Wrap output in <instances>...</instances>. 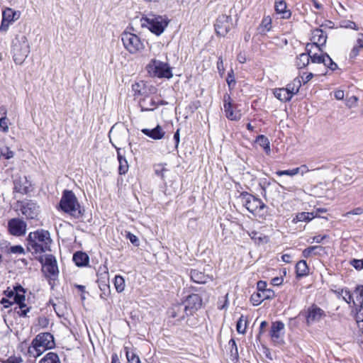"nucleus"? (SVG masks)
<instances>
[{
	"label": "nucleus",
	"mask_w": 363,
	"mask_h": 363,
	"mask_svg": "<svg viewBox=\"0 0 363 363\" xmlns=\"http://www.w3.org/2000/svg\"><path fill=\"white\" fill-rule=\"evenodd\" d=\"M27 250L32 254H41L50 250L51 239L50 233L45 230L30 232L26 239Z\"/></svg>",
	"instance_id": "nucleus-1"
},
{
	"label": "nucleus",
	"mask_w": 363,
	"mask_h": 363,
	"mask_svg": "<svg viewBox=\"0 0 363 363\" xmlns=\"http://www.w3.org/2000/svg\"><path fill=\"white\" fill-rule=\"evenodd\" d=\"M60 207L65 213L77 219L81 218L84 213V209L79 203L75 194L69 190L63 191Z\"/></svg>",
	"instance_id": "nucleus-2"
},
{
	"label": "nucleus",
	"mask_w": 363,
	"mask_h": 363,
	"mask_svg": "<svg viewBox=\"0 0 363 363\" xmlns=\"http://www.w3.org/2000/svg\"><path fill=\"white\" fill-rule=\"evenodd\" d=\"M54 345L52 335L50 333H40L33 340L28 352L30 356L37 357L40 356L45 350L51 349Z\"/></svg>",
	"instance_id": "nucleus-3"
},
{
	"label": "nucleus",
	"mask_w": 363,
	"mask_h": 363,
	"mask_svg": "<svg viewBox=\"0 0 363 363\" xmlns=\"http://www.w3.org/2000/svg\"><path fill=\"white\" fill-rule=\"evenodd\" d=\"M142 26L147 28L152 33L160 35L168 25V20L166 16L147 14L141 18Z\"/></svg>",
	"instance_id": "nucleus-4"
},
{
	"label": "nucleus",
	"mask_w": 363,
	"mask_h": 363,
	"mask_svg": "<svg viewBox=\"0 0 363 363\" xmlns=\"http://www.w3.org/2000/svg\"><path fill=\"white\" fill-rule=\"evenodd\" d=\"M12 52L13 60L16 64H22L30 53V44L27 38L17 35L12 42Z\"/></svg>",
	"instance_id": "nucleus-5"
},
{
	"label": "nucleus",
	"mask_w": 363,
	"mask_h": 363,
	"mask_svg": "<svg viewBox=\"0 0 363 363\" xmlns=\"http://www.w3.org/2000/svg\"><path fill=\"white\" fill-rule=\"evenodd\" d=\"M121 40L125 50L130 54H136L145 49V45L140 37L133 33L123 31Z\"/></svg>",
	"instance_id": "nucleus-6"
},
{
	"label": "nucleus",
	"mask_w": 363,
	"mask_h": 363,
	"mask_svg": "<svg viewBox=\"0 0 363 363\" xmlns=\"http://www.w3.org/2000/svg\"><path fill=\"white\" fill-rule=\"evenodd\" d=\"M147 70L150 75L158 78L171 79L173 77L172 68L169 64L155 59L149 62Z\"/></svg>",
	"instance_id": "nucleus-7"
},
{
	"label": "nucleus",
	"mask_w": 363,
	"mask_h": 363,
	"mask_svg": "<svg viewBox=\"0 0 363 363\" xmlns=\"http://www.w3.org/2000/svg\"><path fill=\"white\" fill-rule=\"evenodd\" d=\"M20 211L28 220H38L40 213V206L33 200H25L18 202Z\"/></svg>",
	"instance_id": "nucleus-8"
},
{
	"label": "nucleus",
	"mask_w": 363,
	"mask_h": 363,
	"mask_svg": "<svg viewBox=\"0 0 363 363\" xmlns=\"http://www.w3.org/2000/svg\"><path fill=\"white\" fill-rule=\"evenodd\" d=\"M240 198L243 206L247 209V211L253 214L266 207V205L260 199L249 194L247 191L242 192L240 195Z\"/></svg>",
	"instance_id": "nucleus-9"
},
{
	"label": "nucleus",
	"mask_w": 363,
	"mask_h": 363,
	"mask_svg": "<svg viewBox=\"0 0 363 363\" xmlns=\"http://www.w3.org/2000/svg\"><path fill=\"white\" fill-rule=\"evenodd\" d=\"M232 26V18L230 16L220 15L219 16L214 24L215 30L217 35L225 36L230 31Z\"/></svg>",
	"instance_id": "nucleus-10"
},
{
	"label": "nucleus",
	"mask_w": 363,
	"mask_h": 363,
	"mask_svg": "<svg viewBox=\"0 0 363 363\" xmlns=\"http://www.w3.org/2000/svg\"><path fill=\"white\" fill-rule=\"evenodd\" d=\"M8 229L12 235L20 237L26 234L27 223L21 218H12L8 222Z\"/></svg>",
	"instance_id": "nucleus-11"
},
{
	"label": "nucleus",
	"mask_w": 363,
	"mask_h": 363,
	"mask_svg": "<svg viewBox=\"0 0 363 363\" xmlns=\"http://www.w3.org/2000/svg\"><path fill=\"white\" fill-rule=\"evenodd\" d=\"M43 264V269L51 276H55L58 274V267L57 260L54 255H46L45 257L40 256L38 259Z\"/></svg>",
	"instance_id": "nucleus-12"
},
{
	"label": "nucleus",
	"mask_w": 363,
	"mask_h": 363,
	"mask_svg": "<svg viewBox=\"0 0 363 363\" xmlns=\"http://www.w3.org/2000/svg\"><path fill=\"white\" fill-rule=\"evenodd\" d=\"M20 12L13 11L11 8L5 9L2 12V21L0 26V31H6L9 25L20 18Z\"/></svg>",
	"instance_id": "nucleus-13"
},
{
	"label": "nucleus",
	"mask_w": 363,
	"mask_h": 363,
	"mask_svg": "<svg viewBox=\"0 0 363 363\" xmlns=\"http://www.w3.org/2000/svg\"><path fill=\"white\" fill-rule=\"evenodd\" d=\"M186 315H192L196 311L199 309L202 304V300L199 295L192 294L188 296L184 302Z\"/></svg>",
	"instance_id": "nucleus-14"
},
{
	"label": "nucleus",
	"mask_w": 363,
	"mask_h": 363,
	"mask_svg": "<svg viewBox=\"0 0 363 363\" xmlns=\"http://www.w3.org/2000/svg\"><path fill=\"white\" fill-rule=\"evenodd\" d=\"M325 315L324 311L315 304L308 308L306 313V323L308 325L318 322Z\"/></svg>",
	"instance_id": "nucleus-15"
},
{
	"label": "nucleus",
	"mask_w": 363,
	"mask_h": 363,
	"mask_svg": "<svg viewBox=\"0 0 363 363\" xmlns=\"http://www.w3.org/2000/svg\"><path fill=\"white\" fill-rule=\"evenodd\" d=\"M327 34L325 33L323 29L322 28H316L313 30L312 33L311 40L313 41V44H309V47L315 46L318 48L319 50L323 52L321 48L323 47L327 40Z\"/></svg>",
	"instance_id": "nucleus-16"
},
{
	"label": "nucleus",
	"mask_w": 363,
	"mask_h": 363,
	"mask_svg": "<svg viewBox=\"0 0 363 363\" xmlns=\"http://www.w3.org/2000/svg\"><path fill=\"white\" fill-rule=\"evenodd\" d=\"M284 330V324L281 321L273 322L270 329V336L274 342H279L283 334Z\"/></svg>",
	"instance_id": "nucleus-17"
},
{
	"label": "nucleus",
	"mask_w": 363,
	"mask_h": 363,
	"mask_svg": "<svg viewBox=\"0 0 363 363\" xmlns=\"http://www.w3.org/2000/svg\"><path fill=\"white\" fill-rule=\"evenodd\" d=\"M274 291L272 289H267V291H264V292L254 293L251 296L250 300L254 306H258L264 300L272 298L274 297Z\"/></svg>",
	"instance_id": "nucleus-18"
},
{
	"label": "nucleus",
	"mask_w": 363,
	"mask_h": 363,
	"mask_svg": "<svg viewBox=\"0 0 363 363\" xmlns=\"http://www.w3.org/2000/svg\"><path fill=\"white\" fill-rule=\"evenodd\" d=\"M141 132L146 136L155 140H161L165 135V132L160 125H157L152 129L143 128L141 130Z\"/></svg>",
	"instance_id": "nucleus-19"
},
{
	"label": "nucleus",
	"mask_w": 363,
	"mask_h": 363,
	"mask_svg": "<svg viewBox=\"0 0 363 363\" xmlns=\"http://www.w3.org/2000/svg\"><path fill=\"white\" fill-rule=\"evenodd\" d=\"M186 307L183 303H177L172 306L169 310V314L171 317L182 320L186 315Z\"/></svg>",
	"instance_id": "nucleus-20"
},
{
	"label": "nucleus",
	"mask_w": 363,
	"mask_h": 363,
	"mask_svg": "<svg viewBox=\"0 0 363 363\" xmlns=\"http://www.w3.org/2000/svg\"><path fill=\"white\" fill-rule=\"evenodd\" d=\"M28 181L26 177H18L13 181V190L16 192L22 194H26L28 192V186L27 185Z\"/></svg>",
	"instance_id": "nucleus-21"
},
{
	"label": "nucleus",
	"mask_w": 363,
	"mask_h": 363,
	"mask_svg": "<svg viewBox=\"0 0 363 363\" xmlns=\"http://www.w3.org/2000/svg\"><path fill=\"white\" fill-rule=\"evenodd\" d=\"M310 45H306V53H301L297 56L296 60V66L298 69H302L306 67L310 62L311 57V50L309 49Z\"/></svg>",
	"instance_id": "nucleus-22"
},
{
	"label": "nucleus",
	"mask_w": 363,
	"mask_h": 363,
	"mask_svg": "<svg viewBox=\"0 0 363 363\" xmlns=\"http://www.w3.org/2000/svg\"><path fill=\"white\" fill-rule=\"evenodd\" d=\"M159 104H164L162 102L158 104L153 99L144 98L140 101L139 105L142 111H150L155 110Z\"/></svg>",
	"instance_id": "nucleus-23"
},
{
	"label": "nucleus",
	"mask_w": 363,
	"mask_h": 363,
	"mask_svg": "<svg viewBox=\"0 0 363 363\" xmlns=\"http://www.w3.org/2000/svg\"><path fill=\"white\" fill-rule=\"evenodd\" d=\"M275 11L278 14H280L281 18L289 19L291 17V13L289 10L286 9V4L283 0H279L275 2Z\"/></svg>",
	"instance_id": "nucleus-24"
},
{
	"label": "nucleus",
	"mask_w": 363,
	"mask_h": 363,
	"mask_svg": "<svg viewBox=\"0 0 363 363\" xmlns=\"http://www.w3.org/2000/svg\"><path fill=\"white\" fill-rule=\"evenodd\" d=\"M73 261L78 267H84L89 264V257L83 252L78 251L73 255Z\"/></svg>",
	"instance_id": "nucleus-25"
},
{
	"label": "nucleus",
	"mask_w": 363,
	"mask_h": 363,
	"mask_svg": "<svg viewBox=\"0 0 363 363\" xmlns=\"http://www.w3.org/2000/svg\"><path fill=\"white\" fill-rule=\"evenodd\" d=\"M324 251V247L320 245L311 246L302 252V256L304 258H309L316 255H321L322 252Z\"/></svg>",
	"instance_id": "nucleus-26"
},
{
	"label": "nucleus",
	"mask_w": 363,
	"mask_h": 363,
	"mask_svg": "<svg viewBox=\"0 0 363 363\" xmlns=\"http://www.w3.org/2000/svg\"><path fill=\"white\" fill-rule=\"evenodd\" d=\"M191 280L197 284H205L209 279L208 276L206 275L203 272L198 269H192L191 271Z\"/></svg>",
	"instance_id": "nucleus-27"
},
{
	"label": "nucleus",
	"mask_w": 363,
	"mask_h": 363,
	"mask_svg": "<svg viewBox=\"0 0 363 363\" xmlns=\"http://www.w3.org/2000/svg\"><path fill=\"white\" fill-rule=\"evenodd\" d=\"M274 96L281 101L286 102L291 99L290 94L286 88H277L274 90Z\"/></svg>",
	"instance_id": "nucleus-28"
},
{
	"label": "nucleus",
	"mask_w": 363,
	"mask_h": 363,
	"mask_svg": "<svg viewBox=\"0 0 363 363\" xmlns=\"http://www.w3.org/2000/svg\"><path fill=\"white\" fill-rule=\"evenodd\" d=\"M309 268L305 260H300L296 264V273L297 277H302L308 275Z\"/></svg>",
	"instance_id": "nucleus-29"
},
{
	"label": "nucleus",
	"mask_w": 363,
	"mask_h": 363,
	"mask_svg": "<svg viewBox=\"0 0 363 363\" xmlns=\"http://www.w3.org/2000/svg\"><path fill=\"white\" fill-rule=\"evenodd\" d=\"M25 289L21 285H17L16 286V291H14L15 296L13 302L18 306L25 303Z\"/></svg>",
	"instance_id": "nucleus-30"
},
{
	"label": "nucleus",
	"mask_w": 363,
	"mask_h": 363,
	"mask_svg": "<svg viewBox=\"0 0 363 363\" xmlns=\"http://www.w3.org/2000/svg\"><path fill=\"white\" fill-rule=\"evenodd\" d=\"M121 149H117V156L119 162L118 173L120 174H125L128 170V164L124 156L120 152Z\"/></svg>",
	"instance_id": "nucleus-31"
},
{
	"label": "nucleus",
	"mask_w": 363,
	"mask_h": 363,
	"mask_svg": "<svg viewBox=\"0 0 363 363\" xmlns=\"http://www.w3.org/2000/svg\"><path fill=\"white\" fill-rule=\"evenodd\" d=\"M0 130L4 133L9 130V119L6 117V109L4 106L0 107Z\"/></svg>",
	"instance_id": "nucleus-32"
},
{
	"label": "nucleus",
	"mask_w": 363,
	"mask_h": 363,
	"mask_svg": "<svg viewBox=\"0 0 363 363\" xmlns=\"http://www.w3.org/2000/svg\"><path fill=\"white\" fill-rule=\"evenodd\" d=\"M223 108L225 113V116L230 121H238L240 118V115L233 110L232 104H227L226 105H223Z\"/></svg>",
	"instance_id": "nucleus-33"
},
{
	"label": "nucleus",
	"mask_w": 363,
	"mask_h": 363,
	"mask_svg": "<svg viewBox=\"0 0 363 363\" xmlns=\"http://www.w3.org/2000/svg\"><path fill=\"white\" fill-rule=\"evenodd\" d=\"M301 86V79L296 78L291 83H289L286 85V89L290 94H291V96H293L294 94H296L298 92Z\"/></svg>",
	"instance_id": "nucleus-34"
},
{
	"label": "nucleus",
	"mask_w": 363,
	"mask_h": 363,
	"mask_svg": "<svg viewBox=\"0 0 363 363\" xmlns=\"http://www.w3.org/2000/svg\"><path fill=\"white\" fill-rule=\"evenodd\" d=\"M39 363H61V362L57 354L50 352L40 360Z\"/></svg>",
	"instance_id": "nucleus-35"
},
{
	"label": "nucleus",
	"mask_w": 363,
	"mask_h": 363,
	"mask_svg": "<svg viewBox=\"0 0 363 363\" xmlns=\"http://www.w3.org/2000/svg\"><path fill=\"white\" fill-rule=\"evenodd\" d=\"M317 214H313L311 212H301L298 213L296 218L294 219V222H309L314 218Z\"/></svg>",
	"instance_id": "nucleus-36"
},
{
	"label": "nucleus",
	"mask_w": 363,
	"mask_h": 363,
	"mask_svg": "<svg viewBox=\"0 0 363 363\" xmlns=\"http://www.w3.org/2000/svg\"><path fill=\"white\" fill-rule=\"evenodd\" d=\"M256 143L263 147L266 153L269 154L270 152V143L266 136L264 135H258L256 138Z\"/></svg>",
	"instance_id": "nucleus-37"
},
{
	"label": "nucleus",
	"mask_w": 363,
	"mask_h": 363,
	"mask_svg": "<svg viewBox=\"0 0 363 363\" xmlns=\"http://www.w3.org/2000/svg\"><path fill=\"white\" fill-rule=\"evenodd\" d=\"M248 235L250 237L252 240H253L256 243H261V242H267L268 239L267 237L262 235L260 233H258L255 230H252L251 232H248Z\"/></svg>",
	"instance_id": "nucleus-38"
},
{
	"label": "nucleus",
	"mask_w": 363,
	"mask_h": 363,
	"mask_svg": "<svg viewBox=\"0 0 363 363\" xmlns=\"http://www.w3.org/2000/svg\"><path fill=\"white\" fill-rule=\"evenodd\" d=\"M231 359L237 361L239 357L237 344L234 339H230L228 342Z\"/></svg>",
	"instance_id": "nucleus-39"
},
{
	"label": "nucleus",
	"mask_w": 363,
	"mask_h": 363,
	"mask_svg": "<svg viewBox=\"0 0 363 363\" xmlns=\"http://www.w3.org/2000/svg\"><path fill=\"white\" fill-rule=\"evenodd\" d=\"M247 328V317L242 315L237 322L236 329L238 333L245 334Z\"/></svg>",
	"instance_id": "nucleus-40"
},
{
	"label": "nucleus",
	"mask_w": 363,
	"mask_h": 363,
	"mask_svg": "<svg viewBox=\"0 0 363 363\" xmlns=\"http://www.w3.org/2000/svg\"><path fill=\"white\" fill-rule=\"evenodd\" d=\"M114 286L117 292L121 293L125 289V279L121 275H116L114 278Z\"/></svg>",
	"instance_id": "nucleus-41"
},
{
	"label": "nucleus",
	"mask_w": 363,
	"mask_h": 363,
	"mask_svg": "<svg viewBox=\"0 0 363 363\" xmlns=\"http://www.w3.org/2000/svg\"><path fill=\"white\" fill-rule=\"evenodd\" d=\"M125 351L128 363H141L140 357L137 354L130 351L127 347H125Z\"/></svg>",
	"instance_id": "nucleus-42"
},
{
	"label": "nucleus",
	"mask_w": 363,
	"mask_h": 363,
	"mask_svg": "<svg viewBox=\"0 0 363 363\" xmlns=\"http://www.w3.org/2000/svg\"><path fill=\"white\" fill-rule=\"evenodd\" d=\"M97 276L99 277V279L101 280V281H108L109 280V274L108 268L106 266L100 267L97 272Z\"/></svg>",
	"instance_id": "nucleus-43"
},
{
	"label": "nucleus",
	"mask_w": 363,
	"mask_h": 363,
	"mask_svg": "<svg viewBox=\"0 0 363 363\" xmlns=\"http://www.w3.org/2000/svg\"><path fill=\"white\" fill-rule=\"evenodd\" d=\"M226 82L228 84L230 91H232L233 89H234L235 84H236V81L235 79L234 71L233 69H231L228 73V77L226 78Z\"/></svg>",
	"instance_id": "nucleus-44"
},
{
	"label": "nucleus",
	"mask_w": 363,
	"mask_h": 363,
	"mask_svg": "<svg viewBox=\"0 0 363 363\" xmlns=\"http://www.w3.org/2000/svg\"><path fill=\"white\" fill-rule=\"evenodd\" d=\"M272 20L269 16L264 17L261 24L260 28L262 29V33H265L267 31L270 30L271 29Z\"/></svg>",
	"instance_id": "nucleus-45"
},
{
	"label": "nucleus",
	"mask_w": 363,
	"mask_h": 363,
	"mask_svg": "<svg viewBox=\"0 0 363 363\" xmlns=\"http://www.w3.org/2000/svg\"><path fill=\"white\" fill-rule=\"evenodd\" d=\"M298 174V169H286V170H279L276 172V174H277L279 177L281 176H289L293 177Z\"/></svg>",
	"instance_id": "nucleus-46"
},
{
	"label": "nucleus",
	"mask_w": 363,
	"mask_h": 363,
	"mask_svg": "<svg viewBox=\"0 0 363 363\" xmlns=\"http://www.w3.org/2000/svg\"><path fill=\"white\" fill-rule=\"evenodd\" d=\"M10 243L6 240H0V259H2V253L9 254Z\"/></svg>",
	"instance_id": "nucleus-47"
},
{
	"label": "nucleus",
	"mask_w": 363,
	"mask_h": 363,
	"mask_svg": "<svg viewBox=\"0 0 363 363\" xmlns=\"http://www.w3.org/2000/svg\"><path fill=\"white\" fill-rule=\"evenodd\" d=\"M324 57H325V52L318 55L317 53L312 54V52H311L310 60H311V62L313 63L321 64L324 62Z\"/></svg>",
	"instance_id": "nucleus-48"
},
{
	"label": "nucleus",
	"mask_w": 363,
	"mask_h": 363,
	"mask_svg": "<svg viewBox=\"0 0 363 363\" xmlns=\"http://www.w3.org/2000/svg\"><path fill=\"white\" fill-rule=\"evenodd\" d=\"M9 254H16V255H25L26 251L25 249L21 245H14L10 246L9 248Z\"/></svg>",
	"instance_id": "nucleus-49"
},
{
	"label": "nucleus",
	"mask_w": 363,
	"mask_h": 363,
	"mask_svg": "<svg viewBox=\"0 0 363 363\" xmlns=\"http://www.w3.org/2000/svg\"><path fill=\"white\" fill-rule=\"evenodd\" d=\"M18 311H17L18 314L21 317H26L28 313L30 311V308L27 307V306L23 303L18 306Z\"/></svg>",
	"instance_id": "nucleus-50"
},
{
	"label": "nucleus",
	"mask_w": 363,
	"mask_h": 363,
	"mask_svg": "<svg viewBox=\"0 0 363 363\" xmlns=\"http://www.w3.org/2000/svg\"><path fill=\"white\" fill-rule=\"evenodd\" d=\"M126 238L130 241V242L135 245V246H139L140 245V241L139 239L136 235L131 233H128Z\"/></svg>",
	"instance_id": "nucleus-51"
},
{
	"label": "nucleus",
	"mask_w": 363,
	"mask_h": 363,
	"mask_svg": "<svg viewBox=\"0 0 363 363\" xmlns=\"http://www.w3.org/2000/svg\"><path fill=\"white\" fill-rule=\"evenodd\" d=\"M351 265L357 270L363 269V259H354L350 262Z\"/></svg>",
	"instance_id": "nucleus-52"
},
{
	"label": "nucleus",
	"mask_w": 363,
	"mask_h": 363,
	"mask_svg": "<svg viewBox=\"0 0 363 363\" xmlns=\"http://www.w3.org/2000/svg\"><path fill=\"white\" fill-rule=\"evenodd\" d=\"M217 69H218V73L222 77L224 74L225 68H224V65H223V58L221 56L218 57V60L217 62Z\"/></svg>",
	"instance_id": "nucleus-53"
},
{
	"label": "nucleus",
	"mask_w": 363,
	"mask_h": 363,
	"mask_svg": "<svg viewBox=\"0 0 363 363\" xmlns=\"http://www.w3.org/2000/svg\"><path fill=\"white\" fill-rule=\"evenodd\" d=\"M23 359L21 357L11 356L4 363H22Z\"/></svg>",
	"instance_id": "nucleus-54"
},
{
	"label": "nucleus",
	"mask_w": 363,
	"mask_h": 363,
	"mask_svg": "<svg viewBox=\"0 0 363 363\" xmlns=\"http://www.w3.org/2000/svg\"><path fill=\"white\" fill-rule=\"evenodd\" d=\"M363 213V209L360 207L356 208L350 211L347 212L344 216L350 217V215L359 216Z\"/></svg>",
	"instance_id": "nucleus-55"
},
{
	"label": "nucleus",
	"mask_w": 363,
	"mask_h": 363,
	"mask_svg": "<svg viewBox=\"0 0 363 363\" xmlns=\"http://www.w3.org/2000/svg\"><path fill=\"white\" fill-rule=\"evenodd\" d=\"M342 299L347 303H350L352 301H353V298L351 293L347 289H345V292L342 296Z\"/></svg>",
	"instance_id": "nucleus-56"
},
{
	"label": "nucleus",
	"mask_w": 363,
	"mask_h": 363,
	"mask_svg": "<svg viewBox=\"0 0 363 363\" xmlns=\"http://www.w3.org/2000/svg\"><path fill=\"white\" fill-rule=\"evenodd\" d=\"M180 129H177V131L174 134L173 140L174 141V149L177 150L179 144L180 142V134H179Z\"/></svg>",
	"instance_id": "nucleus-57"
},
{
	"label": "nucleus",
	"mask_w": 363,
	"mask_h": 363,
	"mask_svg": "<svg viewBox=\"0 0 363 363\" xmlns=\"http://www.w3.org/2000/svg\"><path fill=\"white\" fill-rule=\"evenodd\" d=\"M267 283L264 281H259L257 284V292H264V291H267L268 289H266Z\"/></svg>",
	"instance_id": "nucleus-58"
},
{
	"label": "nucleus",
	"mask_w": 363,
	"mask_h": 363,
	"mask_svg": "<svg viewBox=\"0 0 363 363\" xmlns=\"http://www.w3.org/2000/svg\"><path fill=\"white\" fill-rule=\"evenodd\" d=\"M358 101V98L355 96H352L347 100L346 105L350 108L354 106Z\"/></svg>",
	"instance_id": "nucleus-59"
},
{
	"label": "nucleus",
	"mask_w": 363,
	"mask_h": 363,
	"mask_svg": "<svg viewBox=\"0 0 363 363\" xmlns=\"http://www.w3.org/2000/svg\"><path fill=\"white\" fill-rule=\"evenodd\" d=\"M140 84L139 83H135L132 85V90L135 93V96L141 95Z\"/></svg>",
	"instance_id": "nucleus-60"
},
{
	"label": "nucleus",
	"mask_w": 363,
	"mask_h": 363,
	"mask_svg": "<svg viewBox=\"0 0 363 363\" xmlns=\"http://www.w3.org/2000/svg\"><path fill=\"white\" fill-rule=\"evenodd\" d=\"M359 49H360V48H359L358 46H357L355 45L350 53V57L355 58L359 53Z\"/></svg>",
	"instance_id": "nucleus-61"
},
{
	"label": "nucleus",
	"mask_w": 363,
	"mask_h": 363,
	"mask_svg": "<svg viewBox=\"0 0 363 363\" xmlns=\"http://www.w3.org/2000/svg\"><path fill=\"white\" fill-rule=\"evenodd\" d=\"M0 303L4 305V308H9L13 303V301H11V299L6 298H2Z\"/></svg>",
	"instance_id": "nucleus-62"
},
{
	"label": "nucleus",
	"mask_w": 363,
	"mask_h": 363,
	"mask_svg": "<svg viewBox=\"0 0 363 363\" xmlns=\"http://www.w3.org/2000/svg\"><path fill=\"white\" fill-rule=\"evenodd\" d=\"M313 77V73H308V74H304L301 77V79H302L303 83L305 84L307 82H308Z\"/></svg>",
	"instance_id": "nucleus-63"
},
{
	"label": "nucleus",
	"mask_w": 363,
	"mask_h": 363,
	"mask_svg": "<svg viewBox=\"0 0 363 363\" xmlns=\"http://www.w3.org/2000/svg\"><path fill=\"white\" fill-rule=\"evenodd\" d=\"M359 38L357 39L356 45L360 48H363V34L359 33Z\"/></svg>",
	"instance_id": "nucleus-64"
}]
</instances>
